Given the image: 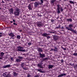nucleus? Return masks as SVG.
Wrapping results in <instances>:
<instances>
[{
	"label": "nucleus",
	"instance_id": "f257e3e1",
	"mask_svg": "<svg viewBox=\"0 0 77 77\" xmlns=\"http://www.w3.org/2000/svg\"><path fill=\"white\" fill-rule=\"evenodd\" d=\"M23 49H24V48L19 46L17 47V51L20 52H26V50Z\"/></svg>",
	"mask_w": 77,
	"mask_h": 77
},
{
	"label": "nucleus",
	"instance_id": "f03ea898",
	"mask_svg": "<svg viewBox=\"0 0 77 77\" xmlns=\"http://www.w3.org/2000/svg\"><path fill=\"white\" fill-rule=\"evenodd\" d=\"M20 9L17 8L15 9V11L14 12V14L15 16H19L20 15Z\"/></svg>",
	"mask_w": 77,
	"mask_h": 77
},
{
	"label": "nucleus",
	"instance_id": "7ed1b4c3",
	"mask_svg": "<svg viewBox=\"0 0 77 77\" xmlns=\"http://www.w3.org/2000/svg\"><path fill=\"white\" fill-rule=\"evenodd\" d=\"M73 27V24H70L69 25L68 27H66V29H67L68 30L70 31V29H73L72 28Z\"/></svg>",
	"mask_w": 77,
	"mask_h": 77
},
{
	"label": "nucleus",
	"instance_id": "20e7f679",
	"mask_svg": "<svg viewBox=\"0 0 77 77\" xmlns=\"http://www.w3.org/2000/svg\"><path fill=\"white\" fill-rule=\"evenodd\" d=\"M42 65H43V62H40V63H38L37 64V66L40 68H42V69L44 68L43 66H42Z\"/></svg>",
	"mask_w": 77,
	"mask_h": 77
},
{
	"label": "nucleus",
	"instance_id": "39448f33",
	"mask_svg": "<svg viewBox=\"0 0 77 77\" xmlns=\"http://www.w3.org/2000/svg\"><path fill=\"white\" fill-rule=\"evenodd\" d=\"M34 5L35 8H37L38 6H39V5H41V3H40L39 2H35L34 3Z\"/></svg>",
	"mask_w": 77,
	"mask_h": 77
},
{
	"label": "nucleus",
	"instance_id": "423d86ee",
	"mask_svg": "<svg viewBox=\"0 0 77 77\" xmlns=\"http://www.w3.org/2000/svg\"><path fill=\"white\" fill-rule=\"evenodd\" d=\"M53 40L54 41L56 42L58 40V38L59 37L57 35H53Z\"/></svg>",
	"mask_w": 77,
	"mask_h": 77
},
{
	"label": "nucleus",
	"instance_id": "0eeeda50",
	"mask_svg": "<svg viewBox=\"0 0 77 77\" xmlns=\"http://www.w3.org/2000/svg\"><path fill=\"white\" fill-rule=\"evenodd\" d=\"M57 14H59V13H60V7L59 6V5H57Z\"/></svg>",
	"mask_w": 77,
	"mask_h": 77
},
{
	"label": "nucleus",
	"instance_id": "6e6552de",
	"mask_svg": "<svg viewBox=\"0 0 77 77\" xmlns=\"http://www.w3.org/2000/svg\"><path fill=\"white\" fill-rule=\"evenodd\" d=\"M39 55L40 57H41V58H44V57H45V54H41L40 52L39 53Z\"/></svg>",
	"mask_w": 77,
	"mask_h": 77
},
{
	"label": "nucleus",
	"instance_id": "1a4fd4ad",
	"mask_svg": "<svg viewBox=\"0 0 77 77\" xmlns=\"http://www.w3.org/2000/svg\"><path fill=\"white\" fill-rule=\"evenodd\" d=\"M36 49L37 50V51H38V52H43V51L42 50V48H36Z\"/></svg>",
	"mask_w": 77,
	"mask_h": 77
},
{
	"label": "nucleus",
	"instance_id": "9d476101",
	"mask_svg": "<svg viewBox=\"0 0 77 77\" xmlns=\"http://www.w3.org/2000/svg\"><path fill=\"white\" fill-rule=\"evenodd\" d=\"M37 25L38 27H41L42 26V23H41V22H38L37 23Z\"/></svg>",
	"mask_w": 77,
	"mask_h": 77
},
{
	"label": "nucleus",
	"instance_id": "9b49d317",
	"mask_svg": "<svg viewBox=\"0 0 77 77\" xmlns=\"http://www.w3.org/2000/svg\"><path fill=\"white\" fill-rule=\"evenodd\" d=\"M65 75H66L65 73H63L59 75L57 77H63V76H65Z\"/></svg>",
	"mask_w": 77,
	"mask_h": 77
},
{
	"label": "nucleus",
	"instance_id": "f8f14e48",
	"mask_svg": "<svg viewBox=\"0 0 77 77\" xmlns=\"http://www.w3.org/2000/svg\"><path fill=\"white\" fill-rule=\"evenodd\" d=\"M70 31H71L73 33H76V30H74L73 29H69Z\"/></svg>",
	"mask_w": 77,
	"mask_h": 77
},
{
	"label": "nucleus",
	"instance_id": "ddd939ff",
	"mask_svg": "<svg viewBox=\"0 0 77 77\" xmlns=\"http://www.w3.org/2000/svg\"><path fill=\"white\" fill-rule=\"evenodd\" d=\"M49 35V34H47L46 33H44L42 34V36H44V37H46L47 36H48Z\"/></svg>",
	"mask_w": 77,
	"mask_h": 77
},
{
	"label": "nucleus",
	"instance_id": "4468645a",
	"mask_svg": "<svg viewBox=\"0 0 77 77\" xmlns=\"http://www.w3.org/2000/svg\"><path fill=\"white\" fill-rule=\"evenodd\" d=\"M10 66H11L10 65H7L3 66V68H9Z\"/></svg>",
	"mask_w": 77,
	"mask_h": 77
},
{
	"label": "nucleus",
	"instance_id": "2eb2a0df",
	"mask_svg": "<svg viewBox=\"0 0 77 77\" xmlns=\"http://www.w3.org/2000/svg\"><path fill=\"white\" fill-rule=\"evenodd\" d=\"M9 35L10 36H12V37H14V36H15V35H14V34L12 32L10 33V34H9Z\"/></svg>",
	"mask_w": 77,
	"mask_h": 77
},
{
	"label": "nucleus",
	"instance_id": "dca6fc26",
	"mask_svg": "<svg viewBox=\"0 0 77 77\" xmlns=\"http://www.w3.org/2000/svg\"><path fill=\"white\" fill-rule=\"evenodd\" d=\"M54 51H58L57 50H58V48L56 46H54Z\"/></svg>",
	"mask_w": 77,
	"mask_h": 77
},
{
	"label": "nucleus",
	"instance_id": "f3484780",
	"mask_svg": "<svg viewBox=\"0 0 77 77\" xmlns=\"http://www.w3.org/2000/svg\"><path fill=\"white\" fill-rule=\"evenodd\" d=\"M36 71H38L39 72H42V73H44V72L43 71H41V70H42V69H35Z\"/></svg>",
	"mask_w": 77,
	"mask_h": 77
},
{
	"label": "nucleus",
	"instance_id": "a211bd4d",
	"mask_svg": "<svg viewBox=\"0 0 77 77\" xmlns=\"http://www.w3.org/2000/svg\"><path fill=\"white\" fill-rule=\"evenodd\" d=\"M54 66L53 65H48V68L49 69H51L53 68Z\"/></svg>",
	"mask_w": 77,
	"mask_h": 77
},
{
	"label": "nucleus",
	"instance_id": "6ab92c4d",
	"mask_svg": "<svg viewBox=\"0 0 77 77\" xmlns=\"http://www.w3.org/2000/svg\"><path fill=\"white\" fill-rule=\"evenodd\" d=\"M18 75V74L16 73L15 72H13V75L14 77H17Z\"/></svg>",
	"mask_w": 77,
	"mask_h": 77
},
{
	"label": "nucleus",
	"instance_id": "aec40b11",
	"mask_svg": "<svg viewBox=\"0 0 77 77\" xmlns=\"http://www.w3.org/2000/svg\"><path fill=\"white\" fill-rule=\"evenodd\" d=\"M28 9L29 10H32V8H31V5L30 4H29L28 6Z\"/></svg>",
	"mask_w": 77,
	"mask_h": 77
},
{
	"label": "nucleus",
	"instance_id": "412c9836",
	"mask_svg": "<svg viewBox=\"0 0 77 77\" xmlns=\"http://www.w3.org/2000/svg\"><path fill=\"white\" fill-rule=\"evenodd\" d=\"M66 20L68 22H69V21L71 22L72 21V20L71 19H67Z\"/></svg>",
	"mask_w": 77,
	"mask_h": 77
},
{
	"label": "nucleus",
	"instance_id": "4be33fe9",
	"mask_svg": "<svg viewBox=\"0 0 77 77\" xmlns=\"http://www.w3.org/2000/svg\"><path fill=\"white\" fill-rule=\"evenodd\" d=\"M14 10L13 9L11 8L10 10H9V11L10 12L11 14H13V11Z\"/></svg>",
	"mask_w": 77,
	"mask_h": 77
},
{
	"label": "nucleus",
	"instance_id": "5701e85b",
	"mask_svg": "<svg viewBox=\"0 0 77 77\" xmlns=\"http://www.w3.org/2000/svg\"><path fill=\"white\" fill-rule=\"evenodd\" d=\"M16 61L17 62H21V60H20V59H16Z\"/></svg>",
	"mask_w": 77,
	"mask_h": 77
},
{
	"label": "nucleus",
	"instance_id": "b1692460",
	"mask_svg": "<svg viewBox=\"0 0 77 77\" xmlns=\"http://www.w3.org/2000/svg\"><path fill=\"white\" fill-rule=\"evenodd\" d=\"M5 53H3V52H2L0 53V54L1 56H3Z\"/></svg>",
	"mask_w": 77,
	"mask_h": 77
},
{
	"label": "nucleus",
	"instance_id": "393cba45",
	"mask_svg": "<svg viewBox=\"0 0 77 77\" xmlns=\"http://www.w3.org/2000/svg\"><path fill=\"white\" fill-rule=\"evenodd\" d=\"M43 61H45V60H48V58H43Z\"/></svg>",
	"mask_w": 77,
	"mask_h": 77
},
{
	"label": "nucleus",
	"instance_id": "a878e982",
	"mask_svg": "<svg viewBox=\"0 0 77 77\" xmlns=\"http://www.w3.org/2000/svg\"><path fill=\"white\" fill-rule=\"evenodd\" d=\"M69 2L71 4H74V3L73 2H72L71 1H69Z\"/></svg>",
	"mask_w": 77,
	"mask_h": 77
},
{
	"label": "nucleus",
	"instance_id": "bb28decb",
	"mask_svg": "<svg viewBox=\"0 0 77 77\" xmlns=\"http://www.w3.org/2000/svg\"><path fill=\"white\" fill-rule=\"evenodd\" d=\"M24 63H22L20 65L21 66V67L22 68H23V66H24Z\"/></svg>",
	"mask_w": 77,
	"mask_h": 77
},
{
	"label": "nucleus",
	"instance_id": "cd10ccee",
	"mask_svg": "<svg viewBox=\"0 0 77 77\" xmlns=\"http://www.w3.org/2000/svg\"><path fill=\"white\" fill-rule=\"evenodd\" d=\"M60 11L61 12H63V8H62V7L60 8Z\"/></svg>",
	"mask_w": 77,
	"mask_h": 77
},
{
	"label": "nucleus",
	"instance_id": "c85d7f7f",
	"mask_svg": "<svg viewBox=\"0 0 77 77\" xmlns=\"http://www.w3.org/2000/svg\"><path fill=\"white\" fill-rule=\"evenodd\" d=\"M56 1V0H52L51 2L52 3H54V2Z\"/></svg>",
	"mask_w": 77,
	"mask_h": 77
},
{
	"label": "nucleus",
	"instance_id": "c756f323",
	"mask_svg": "<svg viewBox=\"0 0 77 77\" xmlns=\"http://www.w3.org/2000/svg\"><path fill=\"white\" fill-rule=\"evenodd\" d=\"M10 74H8L7 75H6L5 77H10Z\"/></svg>",
	"mask_w": 77,
	"mask_h": 77
},
{
	"label": "nucleus",
	"instance_id": "7c9ffc66",
	"mask_svg": "<svg viewBox=\"0 0 77 77\" xmlns=\"http://www.w3.org/2000/svg\"><path fill=\"white\" fill-rule=\"evenodd\" d=\"M17 39H20V38H21V36H20V35H17Z\"/></svg>",
	"mask_w": 77,
	"mask_h": 77
},
{
	"label": "nucleus",
	"instance_id": "2f4dec72",
	"mask_svg": "<svg viewBox=\"0 0 77 77\" xmlns=\"http://www.w3.org/2000/svg\"><path fill=\"white\" fill-rule=\"evenodd\" d=\"M69 65H71L72 66H74V63H73V64H72V63H70Z\"/></svg>",
	"mask_w": 77,
	"mask_h": 77
},
{
	"label": "nucleus",
	"instance_id": "473e14b6",
	"mask_svg": "<svg viewBox=\"0 0 77 77\" xmlns=\"http://www.w3.org/2000/svg\"><path fill=\"white\" fill-rule=\"evenodd\" d=\"M73 56H77V53H74L73 54Z\"/></svg>",
	"mask_w": 77,
	"mask_h": 77
},
{
	"label": "nucleus",
	"instance_id": "72a5a7b5",
	"mask_svg": "<svg viewBox=\"0 0 77 77\" xmlns=\"http://www.w3.org/2000/svg\"><path fill=\"white\" fill-rule=\"evenodd\" d=\"M18 58H19V59H23V57L19 56L18 57Z\"/></svg>",
	"mask_w": 77,
	"mask_h": 77
},
{
	"label": "nucleus",
	"instance_id": "f704fd0d",
	"mask_svg": "<svg viewBox=\"0 0 77 77\" xmlns=\"http://www.w3.org/2000/svg\"><path fill=\"white\" fill-rule=\"evenodd\" d=\"M6 73H4L3 74V75L4 77H6Z\"/></svg>",
	"mask_w": 77,
	"mask_h": 77
},
{
	"label": "nucleus",
	"instance_id": "c9c22d12",
	"mask_svg": "<svg viewBox=\"0 0 77 77\" xmlns=\"http://www.w3.org/2000/svg\"><path fill=\"white\" fill-rule=\"evenodd\" d=\"M51 21L52 23H54V20H51Z\"/></svg>",
	"mask_w": 77,
	"mask_h": 77
},
{
	"label": "nucleus",
	"instance_id": "e433bc0d",
	"mask_svg": "<svg viewBox=\"0 0 77 77\" xmlns=\"http://www.w3.org/2000/svg\"><path fill=\"white\" fill-rule=\"evenodd\" d=\"M50 51H54V49L53 48H51V50H50Z\"/></svg>",
	"mask_w": 77,
	"mask_h": 77
},
{
	"label": "nucleus",
	"instance_id": "4c0bfd02",
	"mask_svg": "<svg viewBox=\"0 0 77 77\" xmlns=\"http://www.w3.org/2000/svg\"><path fill=\"white\" fill-rule=\"evenodd\" d=\"M47 39H50V36H46Z\"/></svg>",
	"mask_w": 77,
	"mask_h": 77
},
{
	"label": "nucleus",
	"instance_id": "58836bf2",
	"mask_svg": "<svg viewBox=\"0 0 77 77\" xmlns=\"http://www.w3.org/2000/svg\"><path fill=\"white\" fill-rule=\"evenodd\" d=\"M28 45H31V44H32V43H31V42H29V43H28Z\"/></svg>",
	"mask_w": 77,
	"mask_h": 77
},
{
	"label": "nucleus",
	"instance_id": "ea45409f",
	"mask_svg": "<svg viewBox=\"0 0 77 77\" xmlns=\"http://www.w3.org/2000/svg\"><path fill=\"white\" fill-rule=\"evenodd\" d=\"M14 25H15V26H17V23H13Z\"/></svg>",
	"mask_w": 77,
	"mask_h": 77
},
{
	"label": "nucleus",
	"instance_id": "a19ab883",
	"mask_svg": "<svg viewBox=\"0 0 77 77\" xmlns=\"http://www.w3.org/2000/svg\"><path fill=\"white\" fill-rule=\"evenodd\" d=\"M74 67L75 68L76 67L77 68V64H76L75 66H74Z\"/></svg>",
	"mask_w": 77,
	"mask_h": 77
},
{
	"label": "nucleus",
	"instance_id": "79ce46f5",
	"mask_svg": "<svg viewBox=\"0 0 77 77\" xmlns=\"http://www.w3.org/2000/svg\"><path fill=\"white\" fill-rule=\"evenodd\" d=\"M57 28L58 29H59V28L60 29V25H59V27H57L56 28V29H57Z\"/></svg>",
	"mask_w": 77,
	"mask_h": 77
},
{
	"label": "nucleus",
	"instance_id": "37998d69",
	"mask_svg": "<svg viewBox=\"0 0 77 77\" xmlns=\"http://www.w3.org/2000/svg\"><path fill=\"white\" fill-rule=\"evenodd\" d=\"M30 2H34L35 1V0H29Z\"/></svg>",
	"mask_w": 77,
	"mask_h": 77
},
{
	"label": "nucleus",
	"instance_id": "c03bdc74",
	"mask_svg": "<svg viewBox=\"0 0 77 77\" xmlns=\"http://www.w3.org/2000/svg\"><path fill=\"white\" fill-rule=\"evenodd\" d=\"M23 69H24L25 70H27V69H26V68H25L24 67H23Z\"/></svg>",
	"mask_w": 77,
	"mask_h": 77
},
{
	"label": "nucleus",
	"instance_id": "a18cd8bd",
	"mask_svg": "<svg viewBox=\"0 0 77 77\" xmlns=\"http://www.w3.org/2000/svg\"><path fill=\"white\" fill-rule=\"evenodd\" d=\"M34 77H39V75H37L35 76Z\"/></svg>",
	"mask_w": 77,
	"mask_h": 77
},
{
	"label": "nucleus",
	"instance_id": "49530a36",
	"mask_svg": "<svg viewBox=\"0 0 77 77\" xmlns=\"http://www.w3.org/2000/svg\"><path fill=\"white\" fill-rule=\"evenodd\" d=\"M61 63H63V60L62 59L61 60Z\"/></svg>",
	"mask_w": 77,
	"mask_h": 77
},
{
	"label": "nucleus",
	"instance_id": "de8ad7c7",
	"mask_svg": "<svg viewBox=\"0 0 77 77\" xmlns=\"http://www.w3.org/2000/svg\"><path fill=\"white\" fill-rule=\"evenodd\" d=\"M30 76H31V75L30 74H29L27 75V77H30Z\"/></svg>",
	"mask_w": 77,
	"mask_h": 77
},
{
	"label": "nucleus",
	"instance_id": "09e8293b",
	"mask_svg": "<svg viewBox=\"0 0 77 77\" xmlns=\"http://www.w3.org/2000/svg\"><path fill=\"white\" fill-rule=\"evenodd\" d=\"M41 4H42V3H43V1L42 0H41Z\"/></svg>",
	"mask_w": 77,
	"mask_h": 77
},
{
	"label": "nucleus",
	"instance_id": "8fccbe9b",
	"mask_svg": "<svg viewBox=\"0 0 77 77\" xmlns=\"http://www.w3.org/2000/svg\"><path fill=\"white\" fill-rule=\"evenodd\" d=\"M11 59L12 61H13V58L12 57H11Z\"/></svg>",
	"mask_w": 77,
	"mask_h": 77
},
{
	"label": "nucleus",
	"instance_id": "3c124183",
	"mask_svg": "<svg viewBox=\"0 0 77 77\" xmlns=\"http://www.w3.org/2000/svg\"><path fill=\"white\" fill-rule=\"evenodd\" d=\"M11 39H14V37L12 36L11 37Z\"/></svg>",
	"mask_w": 77,
	"mask_h": 77
},
{
	"label": "nucleus",
	"instance_id": "603ef678",
	"mask_svg": "<svg viewBox=\"0 0 77 77\" xmlns=\"http://www.w3.org/2000/svg\"><path fill=\"white\" fill-rule=\"evenodd\" d=\"M60 29H63V26L61 28H60Z\"/></svg>",
	"mask_w": 77,
	"mask_h": 77
},
{
	"label": "nucleus",
	"instance_id": "864d4df0",
	"mask_svg": "<svg viewBox=\"0 0 77 77\" xmlns=\"http://www.w3.org/2000/svg\"><path fill=\"white\" fill-rule=\"evenodd\" d=\"M63 50H66V48H63Z\"/></svg>",
	"mask_w": 77,
	"mask_h": 77
},
{
	"label": "nucleus",
	"instance_id": "5fc2aeb1",
	"mask_svg": "<svg viewBox=\"0 0 77 77\" xmlns=\"http://www.w3.org/2000/svg\"><path fill=\"white\" fill-rule=\"evenodd\" d=\"M65 2H67V1H68V0H63Z\"/></svg>",
	"mask_w": 77,
	"mask_h": 77
},
{
	"label": "nucleus",
	"instance_id": "6e6d98bb",
	"mask_svg": "<svg viewBox=\"0 0 77 77\" xmlns=\"http://www.w3.org/2000/svg\"><path fill=\"white\" fill-rule=\"evenodd\" d=\"M5 3V2H3V1H2V3Z\"/></svg>",
	"mask_w": 77,
	"mask_h": 77
},
{
	"label": "nucleus",
	"instance_id": "4d7b16f0",
	"mask_svg": "<svg viewBox=\"0 0 77 77\" xmlns=\"http://www.w3.org/2000/svg\"><path fill=\"white\" fill-rule=\"evenodd\" d=\"M13 22H15V20H13Z\"/></svg>",
	"mask_w": 77,
	"mask_h": 77
},
{
	"label": "nucleus",
	"instance_id": "13d9d810",
	"mask_svg": "<svg viewBox=\"0 0 77 77\" xmlns=\"http://www.w3.org/2000/svg\"><path fill=\"white\" fill-rule=\"evenodd\" d=\"M10 23H13V21H10Z\"/></svg>",
	"mask_w": 77,
	"mask_h": 77
},
{
	"label": "nucleus",
	"instance_id": "bf43d9fd",
	"mask_svg": "<svg viewBox=\"0 0 77 77\" xmlns=\"http://www.w3.org/2000/svg\"><path fill=\"white\" fill-rule=\"evenodd\" d=\"M52 33H55V32H52Z\"/></svg>",
	"mask_w": 77,
	"mask_h": 77
},
{
	"label": "nucleus",
	"instance_id": "052dcab7",
	"mask_svg": "<svg viewBox=\"0 0 77 77\" xmlns=\"http://www.w3.org/2000/svg\"><path fill=\"white\" fill-rule=\"evenodd\" d=\"M19 31H20V32H22V30H20Z\"/></svg>",
	"mask_w": 77,
	"mask_h": 77
},
{
	"label": "nucleus",
	"instance_id": "680f3d73",
	"mask_svg": "<svg viewBox=\"0 0 77 77\" xmlns=\"http://www.w3.org/2000/svg\"><path fill=\"white\" fill-rule=\"evenodd\" d=\"M2 35H0V38L2 37Z\"/></svg>",
	"mask_w": 77,
	"mask_h": 77
},
{
	"label": "nucleus",
	"instance_id": "e2e57ef3",
	"mask_svg": "<svg viewBox=\"0 0 77 77\" xmlns=\"http://www.w3.org/2000/svg\"><path fill=\"white\" fill-rule=\"evenodd\" d=\"M61 48H62L63 49V47H61Z\"/></svg>",
	"mask_w": 77,
	"mask_h": 77
},
{
	"label": "nucleus",
	"instance_id": "0e129e2a",
	"mask_svg": "<svg viewBox=\"0 0 77 77\" xmlns=\"http://www.w3.org/2000/svg\"><path fill=\"white\" fill-rule=\"evenodd\" d=\"M41 17V16H42V15H40V16H39V17Z\"/></svg>",
	"mask_w": 77,
	"mask_h": 77
},
{
	"label": "nucleus",
	"instance_id": "69168bd1",
	"mask_svg": "<svg viewBox=\"0 0 77 77\" xmlns=\"http://www.w3.org/2000/svg\"><path fill=\"white\" fill-rule=\"evenodd\" d=\"M0 59H2V58L1 57H0Z\"/></svg>",
	"mask_w": 77,
	"mask_h": 77
},
{
	"label": "nucleus",
	"instance_id": "338daca9",
	"mask_svg": "<svg viewBox=\"0 0 77 77\" xmlns=\"http://www.w3.org/2000/svg\"><path fill=\"white\" fill-rule=\"evenodd\" d=\"M1 34H2V33H0V35H1Z\"/></svg>",
	"mask_w": 77,
	"mask_h": 77
},
{
	"label": "nucleus",
	"instance_id": "774afa93",
	"mask_svg": "<svg viewBox=\"0 0 77 77\" xmlns=\"http://www.w3.org/2000/svg\"><path fill=\"white\" fill-rule=\"evenodd\" d=\"M76 34V35H77V32H76V33H75Z\"/></svg>",
	"mask_w": 77,
	"mask_h": 77
}]
</instances>
